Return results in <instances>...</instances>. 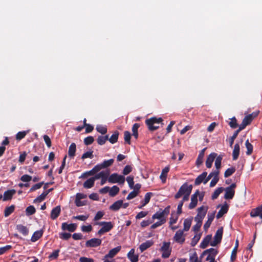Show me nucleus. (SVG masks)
<instances>
[{
  "instance_id": "nucleus-31",
  "label": "nucleus",
  "mask_w": 262,
  "mask_h": 262,
  "mask_svg": "<svg viewBox=\"0 0 262 262\" xmlns=\"http://www.w3.org/2000/svg\"><path fill=\"white\" fill-rule=\"evenodd\" d=\"M206 149V148H204L202 150H201L199 154V156L196 160V165L197 166L200 165L203 163V158L204 157L205 151Z\"/></svg>"
},
{
  "instance_id": "nucleus-10",
  "label": "nucleus",
  "mask_w": 262,
  "mask_h": 262,
  "mask_svg": "<svg viewBox=\"0 0 262 262\" xmlns=\"http://www.w3.org/2000/svg\"><path fill=\"white\" fill-rule=\"evenodd\" d=\"M161 250L162 251V257L168 258L170 256L171 253V250L169 249V244L164 243L161 247Z\"/></svg>"
},
{
  "instance_id": "nucleus-57",
  "label": "nucleus",
  "mask_w": 262,
  "mask_h": 262,
  "mask_svg": "<svg viewBox=\"0 0 262 262\" xmlns=\"http://www.w3.org/2000/svg\"><path fill=\"white\" fill-rule=\"evenodd\" d=\"M94 141V137L92 136H89L84 138V143L85 145H89L93 143Z\"/></svg>"
},
{
  "instance_id": "nucleus-16",
  "label": "nucleus",
  "mask_w": 262,
  "mask_h": 262,
  "mask_svg": "<svg viewBox=\"0 0 262 262\" xmlns=\"http://www.w3.org/2000/svg\"><path fill=\"white\" fill-rule=\"evenodd\" d=\"M121 246H117L109 251L108 253L105 255V258L114 257L121 250Z\"/></svg>"
},
{
  "instance_id": "nucleus-54",
  "label": "nucleus",
  "mask_w": 262,
  "mask_h": 262,
  "mask_svg": "<svg viewBox=\"0 0 262 262\" xmlns=\"http://www.w3.org/2000/svg\"><path fill=\"white\" fill-rule=\"evenodd\" d=\"M44 184L43 182H40L39 183L36 184L32 186V187L30 188L29 192H32L34 191H35L36 190H37L41 187V186Z\"/></svg>"
},
{
  "instance_id": "nucleus-2",
  "label": "nucleus",
  "mask_w": 262,
  "mask_h": 262,
  "mask_svg": "<svg viewBox=\"0 0 262 262\" xmlns=\"http://www.w3.org/2000/svg\"><path fill=\"white\" fill-rule=\"evenodd\" d=\"M96 225L102 226V228L98 231L97 235H101L105 232H109L114 227V225L111 222H98Z\"/></svg>"
},
{
  "instance_id": "nucleus-28",
  "label": "nucleus",
  "mask_w": 262,
  "mask_h": 262,
  "mask_svg": "<svg viewBox=\"0 0 262 262\" xmlns=\"http://www.w3.org/2000/svg\"><path fill=\"white\" fill-rule=\"evenodd\" d=\"M16 229L24 236L27 235L29 233V229L27 227L23 225H17L16 226Z\"/></svg>"
},
{
  "instance_id": "nucleus-12",
  "label": "nucleus",
  "mask_w": 262,
  "mask_h": 262,
  "mask_svg": "<svg viewBox=\"0 0 262 262\" xmlns=\"http://www.w3.org/2000/svg\"><path fill=\"white\" fill-rule=\"evenodd\" d=\"M199 195V190H196V192L191 196V202L189 205V208L192 209L195 208L198 203V196Z\"/></svg>"
},
{
  "instance_id": "nucleus-40",
  "label": "nucleus",
  "mask_w": 262,
  "mask_h": 262,
  "mask_svg": "<svg viewBox=\"0 0 262 262\" xmlns=\"http://www.w3.org/2000/svg\"><path fill=\"white\" fill-rule=\"evenodd\" d=\"M108 139V135H106L105 136H100L98 137L97 141L99 145H104L106 141Z\"/></svg>"
},
{
  "instance_id": "nucleus-61",
  "label": "nucleus",
  "mask_w": 262,
  "mask_h": 262,
  "mask_svg": "<svg viewBox=\"0 0 262 262\" xmlns=\"http://www.w3.org/2000/svg\"><path fill=\"white\" fill-rule=\"evenodd\" d=\"M126 181L128 184L129 187L133 189L134 188V177L132 176L127 177L126 178Z\"/></svg>"
},
{
  "instance_id": "nucleus-36",
  "label": "nucleus",
  "mask_w": 262,
  "mask_h": 262,
  "mask_svg": "<svg viewBox=\"0 0 262 262\" xmlns=\"http://www.w3.org/2000/svg\"><path fill=\"white\" fill-rule=\"evenodd\" d=\"M119 188L117 186H113L112 188H110L109 195L111 197L116 196L119 192Z\"/></svg>"
},
{
  "instance_id": "nucleus-51",
  "label": "nucleus",
  "mask_w": 262,
  "mask_h": 262,
  "mask_svg": "<svg viewBox=\"0 0 262 262\" xmlns=\"http://www.w3.org/2000/svg\"><path fill=\"white\" fill-rule=\"evenodd\" d=\"M110 173V171L109 170H106V172L104 174V176H103L101 178V180L100 184L101 185H104L106 183V181L108 180V176H109Z\"/></svg>"
},
{
  "instance_id": "nucleus-42",
  "label": "nucleus",
  "mask_w": 262,
  "mask_h": 262,
  "mask_svg": "<svg viewBox=\"0 0 262 262\" xmlns=\"http://www.w3.org/2000/svg\"><path fill=\"white\" fill-rule=\"evenodd\" d=\"M224 188L223 187L217 188L212 194L211 198L212 200L216 199L218 198L219 195L224 191Z\"/></svg>"
},
{
  "instance_id": "nucleus-24",
  "label": "nucleus",
  "mask_w": 262,
  "mask_h": 262,
  "mask_svg": "<svg viewBox=\"0 0 262 262\" xmlns=\"http://www.w3.org/2000/svg\"><path fill=\"white\" fill-rule=\"evenodd\" d=\"M218 251L216 249L211 248L203 251L201 255V257H203L204 255L206 254H208L210 256L215 257Z\"/></svg>"
},
{
  "instance_id": "nucleus-30",
  "label": "nucleus",
  "mask_w": 262,
  "mask_h": 262,
  "mask_svg": "<svg viewBox=\"0 0 262 262\" xmlns=\"http://www.w3.org/2000/svg\"><path fill=\"white\" fill-rule=\"evenodd\" d=\"M262 211V205L256 208L252 209L250 214L252 217H255L258 216H260V213Z\"/></svg>"
},
{
  "instance_id": "nucleus-26",
  "label": "nucleus",
  "mask_w": 262,
  "mask_h": 262,
  "mask_svg": "<svg viewBox=\"0 0 262 262\" xmlns=\"http://www.w3.org/2000/svg\"><path fill=\"white\" fill-rule=\"evenodd\" d=\"M207 172L206 171L203 172L202 174L199 175L195 180L194 184L195 185H199L201 183L205 182L206 179Z\"/></svg>"
},
{
  "instance_id": "nucleus-46",
  "label": "nucleus",
  "mask_w": 262,
  "mask_h": 262,
  "mask_svg": "<svg viewBox=\"0 0 262 262\" xmlns=\"http://www.w3.org/2000/svg\"><path fill=\"white\" fill-rule=\"evenodd\" d=\"M166 222V219H162L161 220H159L158 222H156L155 223L153 224L150 226V229H154L162 225Z\"/></svg>"
},
{
  "instance_id": "nucleus-49",
  "label": "nucleus",
  "mask_w": 262,
  "mask_h": 262,
  "mask_svg": "<svg viewBox=\"0 0 262 262\" xmlns=\"http://www.w3.org/2000/svg\"><path fill=\"white\" fill-rule=\"evenodd\" d=\"M46 196H47V195L45 193V192H43L40 195H39L36 199H35L34 200L33 203H39V202H42V201H43L45 199Z\"/></svg>"
},
{
  "instance_id": "nucleus-9",
  "label": "nucleus",
  "mask_w": 262,
  "mask_h": 262,
  "mask_svg": "<svg viewBox=\"0 0 262 262\" xmlns=\"http://www.w3.org/2000/svg\"><path fill=\"white\" fill-rule=\"evenodd\" d=\"M184 231L182 230L177 231L173 237V239L175 242L181 244H183L185 242V237L183 236Z\"/></svg>"
},
{
  "instance_id": "nucleus-37",
  "label": "nucleus",
  "mask_w": 262,
  "mask_h": 262,
  "mask_svg": "<svg viewBox=\"0 0 262 262\" xmlns=\"http://www.w3.org/2000/svg\"><path fill=\"white\" fill-rule=\"evenodd\" d=\"M94 183L95 182L93 180V178H90L84 182L83 187L85 188H91L94 186Z\"/></svg>"
},
{
  "instance_id": "nucleus-22",
  "label": "nucleus",
  "mask_w": 262,
  "mask_h": 262,
  "mask_svg": "<svg viewBox=\"0 0 262 262\" xmlns=\"http://www.w3.org/2000/svg\"><path fill=\"white\" fill-rule=\"evenodd\" d=\"M99 171L98 166H95L91 170L86 171L82 174L81 178H86L88 176H93Z\"/></svg>"
},
{
  "instance_id": "nucleus-47",
  "label": "nucleus",
  "mask_w": 262,
  "mask_h": 262,
  "mask_svg": "<svg viewBox=\"0 0 262 262\" xmlns=\"http://www.w3.org/2000/svg\"><path fill=\"white\" fill-rule=\"evenodd\" d=\"M236 170V169L234 167L228 168L224 173V177L228 178L233 174Z\"/></svg>"
},
{
  "instance_id": "nucleus-38",
  "label": "nucleus",
  "mask_w": 262,
  "mask_h": 262,
  "mask_svg": "<svg viewBox=\"0 0 262 262\" xmlns=\"http://www.w3.org/2000/svg\"><path fill=\"white\" fill-rule=\"evenodd\" d=\"M223 158V156L222 155H220L219 156H216V157L215 158L216 159L215 160V166L216 170H219V169H220V168L221 167V162H222Z\"/></svg>"
},
{
  "instance_id": "nucleus-60",
  "label": "nucleus",
  "mask_w": 262,
  "mask_h": 262,
  "mask_svg": "<svg viewBox=\"0 0 262 262\" xmlns=\"http://www.w3.org/2000/svg\"><path fill=\"white\" fill-rule=\"evenodd\" d=\"M27 132L25 131L19 132L16 135V139L17 140H20L23 139L26 135Z\"/></svg>"
},
{
  "instance_id": "nucleus-18",
  "label": "nucleus",
  "mask_w": 262,
  "mask_h": 262,
  "mask_svg": "<svg viewBox=\"0 0 262 262\" xmlns=\"http://www.w3.org/2000/svg\"><path fill=\"white\" fill-rule=\"evenodd\" d=\"M229 206L225 203L222 207L221 209L219 211L216 215V218L219 219L222 217L225 214H226L228 210Z\"/></svg>"
},
{
  "instance_id": "nucleus-20",
  "label": "nucleus",
  "mask_w": 262,
  "mask_h": 262,
  "mask_svg": "<svg viewBox=\"0 0 262 262\" xmlns=\"http://www.w3.org/2000/svg\"><path fill=\"white\" fill-rule=\"evenodd\" d=\"M169 169L170 167L169 166H166L162 169L160 176V178L162 183H165L166 182L167 174L169 171Z\"/></svg>"
},
{
  "instance_id": "nucleus-15",
  "label": "nucleus",
  "mask_w": 262,
  "mask_h": 262,
  "mask_svg": "<svg viewBox=\"0 0 262 262\" xmlns=\"http://www.w3.org/2000/svg\"><path fill=\"white\" fill-rule=\"evenodd\" d=\"M214 212L211 213H208L207 215L208 220L207 222L204 225V229L205 231H207L208 229L210 227L212 222L214 218Z\"/></svg>"
},
{
  "instance_id": "nucleus-6",
  "label": "nucleus",
  "mask_w": 262,
  "mask_h": 262,
  "mask_svg": "<svg viewBox=\"0 0 262 262\" xmlns=\"http://www.w3.org/2000/svg\"><path fill=\"white\" fill-rule=\"evenodd\" d=\"M208 209L207 207L202 206L198 208V214L194 217V220L196 222L202 223L203 220L206 215Z\"/></svg>"
},
{
  "instance_id": "nucleus-56",
  "label": "nucleus",
  "mask_w": 262,
  "mask_h": 262,
  "mask_svg": "<svg viewBox=\"0 0 262 262\" xmlns=\"http://www.w3.org/2000/svg\"><path fill=\"white\" fill-rule=\"evenodd\" d=\"M60 252L59 249L54 250L51 254L49 256V258L50 259H56L59 256V253Z\"/></svg>"
},
{
  "instance_id": "nucleus-1",
  "label": "nucleus",
  "mask_w": 262,
  "mask_h": 262,
  "mask_svg": "<svg viewBox=\"0 0 262 262\" xmlns=\"http://www.w3.org/2000/svg\"><path fill=\"white\" fill-rule=\"evenodd\" d=\"M163 120L162 118L152 117L148 119V130L154 131L160 127V125H163Z\"/></svg>"
},
{
  "instance_id": "nucleus-64",
  "label": "nucleus",
  "mask_w": 262,
  "mask_h": 262,
  "mask_svg": "<svg viewBox=\"0 0 262 262\" xmlns=\"http://www.w3.org/2000/svg\"><path fill=\"white\" fill-rule=\"evenodd\" d=\"M132 170V167L130 165H126L123 170L122 173L124 175L129 174Z\"/></svg>"
},
{
  "instance_id": "nucleus-32",
  "label": "nucleus",
  "mask_w": 262,
  "mask_h": 262,
  "mask_svg": "<svg viewBox=\"0 0 262 262\" xmlns=\"http://www.w3.org/2000/svg\"><path fill=\"white\" fill-rule=\"evenodd\" d=\"M76 150V145L75 143H72L69 148L68 154L70 158H72L75 156V152Z\"/></svg>"
},
{
  "instance_id": "nucleus-25",
  "label": "nucleus",
  "mask_w": 262,
  "mask_h": 262,
  "mask_svg": "<svg viewBox=\"0 0 262 262\" xmlns=\"http://www.w3.org/2000/svg\"><path fill=\"white\" fill-rule=\"evenodd\" d=\"M212 238V235L211 234L207 235L206 236L202 241V242L200 244V247L202 249H205L206 248L209 243L210 242V241Z\"/></svg>"
},
{
  "instance_id": "nucleus-29",
  "label": "nucleus",
  "mask_w": 262,
  "mask_h": 262,
  "mask_svg": "<svg viewBox=\"0 0 262 262\" xmlns=\"http://www.w3.org/2000/svg\"><path fill=\"white\" fill-rule=\"evenodd\" d=\"M43 234V231L42 230H37L34 232L32 237H31V241L32 242H35L38 240Z\"/></svg>"
},
{
  "instance_id": "nucleus-52",
  "label": "nucleus",
  "mask_w": 262,
  "mask_h": 262,
  "mask_svg": "<svg viewBox=\"0 0 262 262\" xmlns=\"http://www.w3.org/2000/svg\"><path fill=\"white\" fill-rule=\"evenodd\" d=\"M230 120L229 125L232 128H236L238 126L236 119L233 117Z\"/></svg>"
},
{
  "instance_id": "nucleus-44",
  "label": "nucleus",
  "mask_w": 262,
  "mask_h": 262,
  "mask_svg": "<svg viewBox=\"0 0 262 262\" xmlns=\"http://www.w3.org/2000/svg\"><path fill=\"white\" fill-rule=\"evenodd\" d=\"M36 212V209L35 207L32 206L30 205L27 207L26 209V214L27 216H30L31 215L34 214Z\"/></svg>"
},
{
  "instance_id": "nucleus-63",
  "label": "nucleus",
  "mask_w": 262,
  "mask_h": 262,
  "mask_svg": "<svg viewBox=\"0 0 262 262\" xmlns=\"http://www.w3.org/2000/svg\"><path fill=\"white\" fill-rule=\"evenodd\" d=\"M31 176L28 174H24L20 177V180L24 182H29L32 180Z\"/></svg>"
},
{
  "instance_id": "nucleus-55",
  "label": "nucleus",
  "mask_w": 262,
  "mask_h": 262,
  "mask_svg": "<svg viewBox=\"0 0 262 262\" xmlns=\"http://www.w3.org/2000/svg\"><path fill=\"white\" fill-rule=\"evenodd\" d=\"M201 233H196V235L193 237L191 241V245L192 246H195L198 243L201 238Z\"/></svg>"
},
{
  "instance_id": "nucleus-17",
  "label": "nucleus",
  "mask_w": 262,
  "mask_h": 262,
  "mask_svg": "<svg viewBox=\"0 0 262 262\" xmlns=\"http://www.w3.org/2000/svg\"><path fill=\"white\" fill-rule=\"evenodd\" d=\"M114 162V160L113 159L104 160L102 163L96 165V166H98L99 171H100L101 169L107 168L111 166Z\"/></svg>"
},
{
  "instance_id": "nucleus-3",
  "label": "nucleus",
  "mask_w": 262,
  "mask_h": 262,
  "mask_svg": "<svg viewBox=\"0 0 262 262\" xmlns=\"http://www.w3.org/2000/svg\"><path fill=\"white\" fill-rule=\"evenodd\" d=\"M192 186L188 185L186 183L182 185L178 192L175 194L174 198L176 199L180 198L182 195L190 194L192 191Z\"/></svg>"
},
{
  "instance_id": "nucleus-5",
  "label": "nucleus",
  "mask_w": 262,
  "mask_h": 262,
  "mask_svg": "<svg viewBox=\"0 0 262 262\" xmlns=\"http://www.w3.org/2000/svg\"><path fill=\"white\" fill-rule=\"evenodd\" d=\"M108 182L111 183H116L122 184L125 182V178L117 173H114L110 176L108 178Z\"/></svg>"
},
{
  "instance_id": "nucleus-43",
  "label": "nucleus",
  "mask_w": 262,
  "mask_h": 262,
  "mask_svg": "<svg viewBox=\"0 0 262 262\" xmlns=\"http://www.w3.org/2000/svg\"><path fill=\"white\" fill-rule=\"evenodd\" d=\"M152 219H158L159 220H161L162 219H166V217L164 216L161 209H160L152 215Z\"/></svg>"
},
{
  "instance_id": "nucleus-59",
  "label": "nucleus",
  "mask_w": 262,
  "mask_h": 262,
  "mask_svg": "<svg viewBox=\"0 0 262 262\" xmlns=\"http://www.w3.org/2000/svg\"><path fill=\"white\" fill-rule=\"evenodd\" d=\"M71 236V234L69 233L62 232L59 233V237L64 240H68Z\"/></svg>"
},
{
  "instance_id": "nucleus-39",
  "label": "nucleus",
  "mask_w": 262,
  "mask_h": 262,
  "mask_svg": "<svg viewBox=\"0 0 262 262\" xmlns=\"http://www.w3.org/2000/svg\"><path fill=\"white\" fill-rule=\"evenodd\" d=\"M192 223V219H186L184 221L183 231H187L189 230Z\"/></svg>"
},
{
  "instance_id": "nucleus-35",
  "label": "nucleus",
  "mask_w": 262,
  "mask_h": 262,
  "mask_svg": "<svg viewBox=\"0 0 262 262\" xmlns=\"http://www.w3.org/2000/svg\"><path fill=\"white\" fill-rule=\"evenodd\" d=\"M15 210V206L14 205H12L9 207H7L4 210V216L5 217L9 216L11 214H12Z\"/></svg>"
},
{
  "instance_id": "nucleus-48",
  "label": "nucleus",
  "mask_w": 262,
  "mask_h": 262,
  "mask_svg": "<svg viewBox=\"0 0 262 262\" xmlns=\"http://www.w3.org/2000/svg\"><path fill=\"white\" fill-rule=\"evenodd\" d=\"M96 129L98 133H101L102 135L105 134L107 131V128L105 126H103L101 125H97Z\"/></svg>"
},
{
  "instance_id": "nucleus-23",
  "label": "nucleus",
  "mask_w": 262,
  "mask_h": 262,
  "mask_svg": "<svg viewBox=\"0 0 262 262\" xmlns=\"http://www.w3.org/2000/svg\"><path fill=\"white\" fill-rule=\"evenodd\" d=\"M15 193L16 191L14 189H11L6 191L4 193L3 201H6L11 200L13 195Z\"/></svg>"
},
{
  "instance_id": "nucleus-27",
  "label": "nucleus",
  "mask_w": 262,
  "mask_h": 262,
  "mask_svg": "<svg viewBox=\"0 0 262 262\" xmlns=\"http://www.w3.org/2000/svg\"><path fill=\"white\" fill-rule=\"evenodd\" d=\"M240 151L239 145L238 143L235 144L232 152L233 160H236L238 159Z\"/></svg>"
},
{
  "instance_id": "nucleus-50",
  "label": "nucleus",
  "mask_w": 262,
  "mask_h": 262,
  "mask_svg": "<svg viewBox=\"0 0 262 262\" xmlns=\"http://www.w3.org/2000/svg\"><path fill=\"white\" fill-rule=\"evenodd\" d=\"M124 139L125 142L128 144H130L131 134L128 131L124 132Z\"/></svg>"
},
{
  "instance_id": "nucleus-7",
  "label": "nucleus",
  "mask_w": 262,
  "mask_h": 262,
  "mask_svg": "<svg viewBox=\"0 0 262 262\" xmlns=\"http://www.w3.org/2000/svg\"><path fill=\"white\" fill-rule=\"evenodd\" d=\"M223 233V228L221 227L216 231L214 236V240L210 242V245L212 246H215L216 245L220 243L222 241Z\"/></svg>"
},
{
  "instance_id": "nucleus-4",
  "label": "nucleus",
  "mask_w": 262,
  "mask_h": 262,
  "mask_svg": "<svg viewBox=\"0 0 262 262\" xmlns=\"http://www.w3.org/2000/svg\"><path fill=\"white\" fill-rule=\"evenodd\" d=\"M236 187L235 183H232L229 187L224 189L225 193L224 194V198L226 200L232 199L235 194V188Z\"/></svg>"
},
{
  "instance_id": "nucleus-8",
  "label": "nucleus",
  "mask_w": 262,
  "mask_h": 262,
  "mask_svg": "<svg viewBox=\"0 0 262 262\" xmlns=\"http://www.w3.org/2000/svg\"><path fill=\"white\" fill-rule=\"evenodd\" d=\"M102 240L99 238H93L88 240L85 243V246L86 247H97L101 245Z\"/></svg>"
},
{
  "instance_id": "nucleus-53",
  "label": "nucleus",
  "mask_w": 262,
  "mask_h": 262,
  "mask_svg": "<svg viewBox=\"0 0 262 262\" xmlns=\"http://www.w3.org/2000/svg\"><path fill=\"white\" fill-rule=\"evenodd\" d=\"M93 150H91V151H87V152H84L81 156V159H85L86 158H90V159H92L93 158Z\"/></svg>"
},
{
  "instance_id": "nucleus-34",
  "label": "nucleus",
  "mask_w": 262,
  "mask_h": 262,
  "mask_svg": "<svg viewBox=\"0 0 262 262\" xmlns=\"http://www.w3.org/2000/svg\"><path fill=\"white\" fill-rule=\"evenodd\" d=\"M119 137V132L117 130H116L114 132L113 135L111 136V137L109 138L108 140L110 141V142L112 144H114L116 143L118 141Z\"/></svg>"
},
{
  "instance_id": "nucleus-19",
  "label": "nucleus",
  "mask_w": 262,
  "mask_h": 262,
  "mask_svg": "<svg viewBox=\"0 0 262 262\" xmlns=\"http://www.w3.org/2000/svg\"><path fill=\"white\" fill-rule=\"evenodd\" d=\"M61 212V208L60 206H57L52 209L51 212V218L53 220L56 219L59 215Z\"/></svg>"
},
{
  "instance_id": "nucleus-41",
  "label": "nucleus",
  "mask_w": 262,
  "mask_h": 262,
  "mask_svg": "<svg viewBox=\"0 0 262 262\" xmlns=\"http://www.w3.org/2000/svg\"><path fill=\"white\" fill-rule=\"evenodd\" d=\"M245 146L247 148L246 154L247 155H250L253 152V145L249 142L248 140H247L245 142Z\"/></svg>"
},
{
  "instance_id": "nucleus-33",
  "label": "nucleus",
  "mask_w": 262,
  "mask_h": 262,
  "mask_svg": "<svg viewBox=\"0 0 262 262\" xmlns=\"http://www.w3.org/2000/svg\"><path fill=\"white\" fill-rule=\"evenodd\" d=\"M219 173L220 171L219 170H215V171L211 172L209 174L208 177L206 176V179H205V182H204V183L206 184L212 177L213 178L219 177Z\"/></svg>"
},
{
  "instance_id": "nucleus-45",
  "label": "nucleus",
  "mask_w": 262,
  "mask_h": 262,
  "mask_svg": "<svg viewBox=\"0 0 262 262\" xmlns=\"http://www.w3.org/2000/svg\"><path fill=\"white\" fill-rule=\"evenodd\" d=\"M140 127V124L138 123H135L132 127L133 136L137 139L138 137V130Z\"/></svg>"
},
{
  "instance_id": "nucleus-62",
  "label": "nucleus",
  "mask_w": 262,
  "mask_h": 262,
  "mask_svg": "<svg viewBox=\"0 0 262 262\" xmlns=\"http://www.w3.org/2000/svg\"><path fill=\"white\" fill-rule=\"evenodd\" d=\"M12 246L11 245H6L4 247L0 248V255L4 254L7 251L11 249Z\"/></svg>"
},
{
  "instance_id": "nucleus-13",
  "label": "nucleus",
  "mask_w": 262,
  "mask_h": 262,
  "mask_svg": "<svg viewBox=\"0 0 262 262\" xmlns=\"http://www.w3.org/2000/svg\"><path fill=\"white\" fill-rule=\"evenodd\" d=\"M216 156V153L212 152L207 157V160L206 161V166L207 168H210L211 167L212 163Z\"/></svg>"
},
{
  "instance_id": "nucleus-14",
  "label": "nucleus",
  "mask_w": 262,
  "mask_h": 262,
  "mask_svg": "<svg viewBox=\"0 0 262 262\" xmlns=\"http://www.w3.org/2000/svg\"><path fill=\"white\" fill-rule=\"evenodd\" d=\"M135 249H132L127 254V258L130 260V262H138L139 260V256L138 254H135Z\"/></svg>"
},
{
  "instance_id": "nucleus-21",
  "label": "nucleus",
  "mask_w": 262,
  "mask_h": 262,
  "mask_svg": "<svg viewBox=\"0 0 262 262\" xmlns=\"http://www.w3.org/2000/svg\"><path fill=\"white\" fill-rule=\"evenodd\" d=\"M123 205V201L118 200L114 202L112 205H111L109 207V209L111 210L114 211H118L120 208L122 207V205Z\"/></svg>"
},
{
  "instance_id": "nucleus-58",
  "label": "nucleus",
  "mask_w": 262,
  "mask_h": 262,
  "mask_svg": "<svg viewBox=\"0 0 262 262\" xmlns=\"http://www.w3.org/2000/svg\"><path fill=\"white\" fill-rule=\"evenodd\" d=\"M138 191L136 189H134L133 191L130 192L127 195L126 199L128 200H131L134 198H135L138 195Z\"/></svg>"
},
{
  "instance_id": "nucleus-11",
  "label": "nucleus",
  "mask_w": 262,
  "mask_h": 262,
  "mask_svg": "<svg viewBox=\"0 0 262 262\" xmlns=\"http://www.w3.org/2000/svg\"><path fill=\"white\" fill-rule=\"evenodd\" d=\"M77 225L76 224L71 223L68 224L67 223H63L61 225V229L62 230H68L70 232H73L76 230Z\"/></svg>"
}]
</instances>
